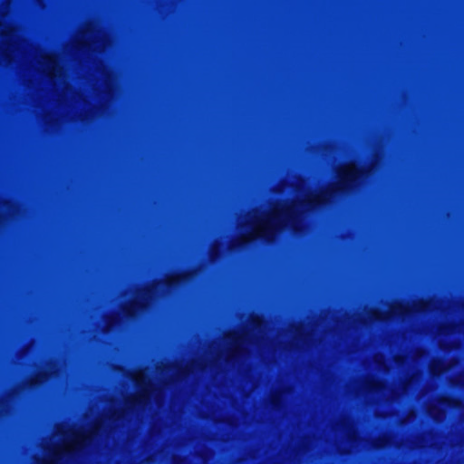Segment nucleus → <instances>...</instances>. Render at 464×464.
Instances as JSON below:
<instances>
[{
    "label": "nucleus",
    "mask_w": 464,
    "mask_h": 464,
    "mask_svg": "<svg viewBox=\"0 0 464 464\" xmlns=\"http://www.w3.org/2000/svg\"><path fill=\"white\" fill-rule=\"evenodd\" d=\"M362 174L363 170L360 168H353L343 171L340 175L339 182L334 188H332L328 191L322 193L316 198L307 201L306 205L311 208L316 207L321 202L325 201L326 196H332L333 194L340 191L343 192L344 189L355 185L357 181L360 179V178L362 176Z\"/></svg>",
    "instance_id": "nucleus-1"
},
{
    "label": "nucleus",
    "mask_w": 464,
    "mask_h": 464,
    "mask_svg": "<svg viewBox=\"0 0 464 464\" xmlns=\"http://www.w3.org/2000/svg\"><path fill=\"white\" fill-rule=\"evenodd\" d=\"M188 274L181 273L176 275L174 277L165 280L164 284L167 287L172 288L180 282L187 281Z\"/></svg>",
    "instance_id": "nucleus-2"
},
{
    "label": "nucleus",
    "mask_w": 464,
    "mask_h": 464,
    "mask_svg": "<svg viewBox=\"0 0 464 464\" xmlns=\"http://www.w3.org/2000/svg\"><path fill=\"white\" fill-rule=\"evenodd\" d=\"M142 305L140 304H138L136 302H133L130 304L127 307L124 308V314L127 317L132 318L135 314L136 308H141Z\"/></svg>",
    "instance_id": "nucleus-3"
},
{
    "label": "nucleus",
    "mask_w": 464,
    "mask_h": 464,
    "mask_svg": "<svg viewBox=\"0 0 464 464\" xmlns=\"http://www.w3.org/2000/svg\"><path fill=\"white\" fill-rule=\"evenodd\" d=\"M440 402L442 404H445L447 406H455L456 404V401L452 398H450V397H444L440 400Z\"/></svg>",
    "instance_id": "nucleus-4"
},
{
    "label": "nucleus",
    "mask_w": 464,
    "mask_h": 464,
    "mask_svg": "<svg viewBox=\"0 0 464 464\" xmlns=\"http://www.w3.org/2000/svg\"><path fill=\"white\" fill-rule=\"evenodd\" d=\"M382 388V385L380 382H372L369 385V389L371 391L377 392Z\"/></svg>",
    "instance_id": "nucleus-5"
},
{
    "label": "nucleus",
    "mask_w": 464,
    "mask_h": 464,
    "mask_svg": "<svg viewBox=\"0 0 464 464\" xmlns=\"http://www.w3.org/2000/svg\"><path fill=\"white\" fill-rule=\"evenodd\" d=\"M141 396H142V395H140L139 397H136V398H133V399L130 400V401H128L129 405H130V407H133V406H135L136 404L140 403V402H141Z\"/></svg>",
    "instance_id": "nucleus-6"
},
{
    "label": "nucleus",
    "mask_w": 464,
    "mask_h": 464,
    "mask_svg": "<svg viewBox=\"0 0 464 464\" xmlns=\"http://www.w3.org/2000/svg\"><path fill=\"white\" fill-rule=\"evenodd\" d=\"M285 214H286V216H287L288 218H291V220H292V222H293V229H294V230H296V227H295V218L292 216V212H291V208H288L286 209Z\"/></svg>",
    "instance_id": "nucleus-7"
},
{
    "label": "nucleus",
    "mask_w": 464,
    "mask_h": 464,
    "mask_svg": "<svg viewBox=\"0 0 464 464\" xmlns=\"http://www.w3.org/2000/svg\"><path fill=\"white\" fill-rule=\"evenodd\" d=\"M273 237H274V233L272 231H268L265 237H264V239L266 241V242H272L273 241Z\"/></svg>",
    "instance_id": "nucleus-8"
},
{
    "label": "nucleus",
    "mask_w": 464,
    "mask_h": 464,
    "mask_svg": "<svg viewBox=\"0 0 464 464\" xmlns=\"http://www.w3.org/2000/svg\"><path fill=\"white\" fill-rule=\"evenodd\" d=\"M236 246L238 248H243L245 246V244L242 241H238L237 242Z\"/></svg>",
    "instance_id": "nucleus-9"
},
{
    "label": "nucleus",
    "mask_w": 464,
    "mask_h": 464,
    "mask_svg": "<svg viewBox=\"0 0 464 464\" xmlns=\"http://www.w3.org/2000/svg\"><path fill=\"white\" fill-rule=\"evenodd\" d=\"M273 220H276V217L275 216L268 217L266 221L267 223H271Z\"/></svg>",
    "instance_id": "nucleus-10"
},
{
    "label": "nucleus",
    "mask_w": 464,
    "mask_h": 464,
    "mask_svg": "<svg viewBox=\"0 0 464 464\" xmlns=\"http://www.w3.org/2000/svg\"><path fill=\"white\" fill-rule=\"evenodd\" d=\"M271 402H272V404H273L274 406H276V405H277V403L279 402V401H278L276 398H273V399H272V401H271Z\"/></svg>",
    "instance_id": "nucleus-11"
},
{
    "label": "nucleus",
    "mask_w": 464,
    "mask_h": 464,
    "mask_svg": "<svg viewBox=\"0 0 464 464\" xmlns=\"http://www.w3.org/2000/svg\"><path fill=\"white\" fill-rule=\"evenodd\" d=\"M150 293H151V289H150V288H147V289L145 290V294H146V295H150Z\"/></svg>",
    "instance_id": "nucleus-12"
},
{
    "label": "nucleus",
    "mask_w": 464,
    "mask_h": 464,
    "mask_svg": "<svg viewBox=\"0 0 464 464\" xmlns=\"http://www.w3.org/2000/svg\"><path fill=\"white\" fill-rule=\"evenodd\" d=\"M34 384H35V382H34V381H31V382H30V385H31V386H33V385H34Z\"/></svg>",
    "instance_id": "nucleus-13"
}]
</instances>
